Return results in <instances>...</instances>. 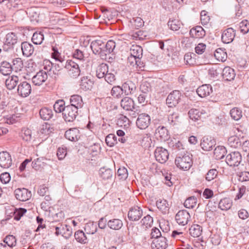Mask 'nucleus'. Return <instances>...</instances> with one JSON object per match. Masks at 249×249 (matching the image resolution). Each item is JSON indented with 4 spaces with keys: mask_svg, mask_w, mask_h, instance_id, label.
Listing matches in <instances>:
<instances>
[{
    "mask_svg": "<svg viewBox=\"0 0 249 249\" xmlns=\"http://www.w3.org/2000/svg\"><path fill=\"white\" fill-rule=\"evenodd\" d=\"M93 53L97 54L103 59H106L107 56L114 52L116 47V43L113 40L107 42L101 39L93 40L90 45Z\"/></svg>",
    "mask_w": 249,
    "mask_h": 249,
    "instance_id": "obj_1",
    "label": "nucleus"
},
{
    "mask_svg": "<svg viewBox=\"0 0 249 249\" xmlns=\"http://www.w3.org/2000/svg\"><path fill=\"white\" fill-rule=\"evenodd\" d=\"M52 232L55 231V234L57 236L62 235L66 238L69 237L71 234L70 227L66 224H63L57 221H52L49 226Z\"/></svg>",
    "mask_w": 249,
    "mask_h": 249,
    "instance_id": "obj_2",
    "label": "nucleus"
},
{
    "mask_svg": "<svg viewBox=\"0 0 249 249\" xmlns=\"http://www.w3.org/2000/svg\"><path fill=\"white\" fill-rule=\"evenodd\" d=\"M175 163L178 168L183 170H187L192 166L193 162L192 158L188 154H184L182 156H177Z\"/></svg>",
    "mask_w": 249,
    "mask_h": 249,
    "instance_id": "obj_3",
    "label": "nucleus"
},
{
    "mask_svg": "<svg viewBox=\"0 0 249 249\" xmlns=\"http://www.w3.org/2000/svg\"><path fill=\"white\" fill-rule=\"evenodd\" d=\"M65 68L69 70V73L71 77L76 78L80 74L79 64L75 61L69 60L66 62Z\"/></svg>",
    "mask_w": 249,
    "mask_h": 249,
    "instance_id": "obj_4",
    "label": "nucleus"
},
{
    "mask_svg": "<svg viewBox=\"0 0 249 249\" xmlns=\"http://www.w3.org/2000/svg\"><path fill=\"white\" fill-rule=\"evenodd\" d=\"M181 96V92L178 90L172 91L167 96L166 103L169 107H176L180 100Z\"/></svg>",
    "mask_w": 249,
    "mask_h": 249,
    "instance_id": "obj_5",
    "label": "nucleus"
},
{
    "mask_svg": "<svg viewBox=\"0 0 249 249\" xmlns=\"http://www.w3.org/2000/svg\"><path fill=\"white\" fill-rule=\"evenodd\" d=\"M63 117L66 122H73L78 114V109L76 107L67 106L64 110Z\"/></svg>",
    "mask_w": 249,
    "mask_h": 249,
    "instance_id": "obj_6",
    "label": "nucleus"
},
{
    "mask_svg": "<svg viewBox=\"0 0 249 249\" xmlns=\"http://www.w3.org/2000/svg\"><path fill=\"white\" fill-rule=\"evenodd\" d=\"M26 15H28L32 22H38L40 20L39 18V13L37 11V9L36 8H31L28 9L27 11L21 10V16L18 18L20 19H22Z\"/></svg>",
    "mask_w": 249,
    "mask_h": 249,
    "instance_id": "obj_7",
    "label": "nucleus"
},
{
    "mask_svg": "<svg viewBox=\"0 0 249 249\" xmlns=\"http://www.w3.org/2000/svg\"><path fill=\"white\" fill-rule=\"evenodd\" d=\"M241 161L242 156L239 152H231L228 154L226 158V162L230 166H237Z\"/></svg>",
    "mask_w": 249,
    "mask_h": 249,
    "instance_id": "obj_8",
    "label": "nucleus"
},
{
    "mask_svg": "<svg viewBox=\"0 0 249 249\" xmlns=\"http://www.w3.org/2000/svg\"><path fill=\"white\" fill-rule=\"evenodd\" d=\"M154 155L156 160L160 163H165L169 158L168 151L161 147H157Z\"/></svg>",
    "mask_w": 249,
    "mask_h": 249,
    "instance_id": "obj_9",
    "label": "nucleus"
},
{
    "mask_svg": "<svg viewBox=\"0 0 249 249\" xmlns=\"http://www.w3.org/2000/svg\"><path fill=\"white\" fill-rule=\"evenodd\" d=\"M151 122V118L149 115L142 113L138 115L136 120V125L138 128L144 129L148 127Z\"/></svg>",
    "mask_w": 249,
    "mask_h": 249,
    "instance_id": "obj_10",
    "label": "nucleus"
},
{
    "mask_svg": "<svg viewBox=\"0 0 249 249\" xmlns=\"http://www.w3.org/2000/svg\"><path fill=\"white\" fill-rule=\"evenodd\" d=\"M143 215L142 209L138 206L130 208L128 212V219L132 221L139 220Z\"/></svg>",
    "mask_w": 249,
    "mask_h": 249,
    "instance_id": "obj_11",
    "label": "nucleus"
},
{
    "mask_svg": "<svg viewBox=\"0 0 249 249\" xmlns=\"http://www.w3.org/2000/svg\"><path fill=\"white\" fill-rule=\"evenodd\" d=\"M190 218L189 213L185 210L178 212L175 216L177 222L179 225L184 226L186 225Z\"/></svg>",
    "mask_w": 249,
    "mask_h": 249,
    "instance_id": "obj_12",
    "label": "nucleus"
},
{
    "mask_svg": "<svg viewBox=\"0 0 249 249\" xmlns=\"http://www.w3.org/2000/svg\"><path fill=\"white\" fill-rule=\"evenodd\" d=\"M12 164V160L10 154L6 151L0 152V166L3 168H8Z\"/></svg>",
    "mask_w": 249,
    "mask_h": 249,
    "instance_id": "obj_13",
    "label": "nucleus"
},
{
    "mask_svg": "<svg viewBox=\"0 0 249 249\" xmlns=\"http://www.w3.org/2000/svg\"><path fill=\"white\" fill-rule=\"evenodd\" d=\"M236 31L232 28H228L225 30L221 36L223 43L228 44L232 42L235 36Z\"/></svg>",
    "mask_w": 249,
    "mask_h": 249,
    "instance_id": "obj_14",
    "label": "nucleus"
},
{
    "mask_svg": "<svg viewBox=\"0 0 249 249\" xmlns=\"http://www.w3.org/2000/svg\"><path fill=\"white\" fill-rule=\"evenodd\" d=\"M31 90L30 84L25 81L20 83L17 89L18 95L22 97L28 96L30 94Z\"/></svg>",
    "mask_w": 249,
    "mask_h": 249,
    "instance_id": "obj_15",
    "label": "nucleus"
},
{
    "mask_svg": "<svg viewBox=\"0 0 249 249\" xmlns=\"http://www.w3.org/2000/svg\"><path fill=\"white\" fill-rule=\"evenodd\" d=\"M48 78L47 72L43 70H40L32 78V82L36 86H40Z\"/></svg>",
    "mask_w": 249,
    "mask_h": 249,
    "instance_id": "obj_16",
    "label": "nucleus"
},
{
    "mask_svg": "<svg viewBox=\"0 0 249 249\" xmlns=\"http://www.w3.org/2000/svg\"><path fill=\"white\" fill-rule=\"evenodd\" d=\"M120 106L126 111H133L135 109L134 100L128 96L124 97L121 99Z\"/></svg>",
    "mask_w": 249,
    "mask_h": 249,
    "instance_id": "obj_17",
    "label": "nucleus"
},
{
    "mask_svg": "<svg viewBox=\"0 0 249 249\" xmlns=\"http://www.w3.org/2000/svg\"><path fill=\"white\" fill-rule=\"evenodd\" d=\"M122 87L125 96L134 94L137 89L136 84L130 80H127L123 83Z\"/></svg>",
    "mask_w": 249,
    "mask_h": 249,
    "instance_id": "obj_18",
    "label": "nucleus"
},
{
    "mask_svg": "<svg viewBox=\"0 0 249 249\" xmlns=\"http://www.w3.org/2000/svg\"><path fill=\"white\" fill-rule=\"evenodd\" d=\"M15 35L13 33H8L6 36V40L3 45V50L8 51L13 49L16 44Z\"/></svg>",
    "mask_w": 249,
    "mask_h": 249,
    "instance_id": "obj_19",
    "label": "nucleus"
},
{
    "mask_svg": "<svg viewBox=\"0 0 249 249\" xmlns=\"http://www.w3.org/2000/svg\"><path fill=\"white\" fill-rule=\"evenodd\" d=\"M167 247V240L165 237H160L154 239L151 244L152 249H166Z\"/></svg>",
    "mask_w": 249,
    "mask_h": 249,
    "instance_id": "obj_20",
    "label": "nucleus"
},
{
    "mask_svg": "<svg viewBox=\"0 0 249 249\" xmlns=\"http://www.w3.org/2000/svg\"><path fill=\"white\" fill-rule=\"evenodd\" d=\"M31 197V193L27 189L24 188L17 189V199L21 201H25Z\"/></svg>",
    "mask_w": 249,
    "mask_h": 249,
    "instance_id": "obj_21",
    "label": "nucleus"
},
{
    "mask_svg": "<svg viewBox=\"0 0 249 249\" xmlns=\"http://www.w3.org/2000/svg\"><path fill=\"white\" fill-rule=\"evenodd\" d=\"M157 140H169L170 137L167 129L164 126H159L155 134Z\"/></svg>",
    "mask_w": 249,
    "mask_h": 249,
    "instance_id": "obj_22",
    "label": "nucleus"
},
{
    "mask_svg": "<svg viewBox=\"0 0 249 249\" xmlns=\"http://www.w3.org/2000/svg\"><path fill=\"white\" fill-rule=\"evenodd\" d=\"M213 92L212 87L210 85L205 84L197 88L196 92L200 97H205L210 95Z\"/></svg>",
    "mask_w": 249,
    "mask_h": 249,
    "instance_id": "obj_23",
    "label": "nucleus"
},
{
    "mask_svg": "<svg viewBox=\"0 0 249 249\" xmlns=\"http://www.w3.org/2000/svg\"><path fill=\"white\" fill-rule=\"evenodd\" d=\"M189 34L192 37L201 38L205 36V31L201 26H197L191 29Z\"/></svg>",
    "mask_w": 249,
    "mask_h": 249,
    "instance_id": "obj_24",
    "label": "nucleus"
},
{
    "mask_svg": "<svg viewBox=\"0 0 249 249\" xmlns=\"http://www.w3.org/2000/svg\"><path fill=\"white\" fill-rule=\"evenodd\" d=\"M21 49L23 55L26 57L31 56L34 51L33 45L26 41L21 43Z\"/></svg>",
    "mask_w": 249,
    "mask_h": 249,
    "instance_id": "obj_25",
    "label": "nucleus"
},
{
    "mask_svg": "<svg viewBox=\"0 0 249 249\" xmlns=\"http://www.w3.org/2000/svg\"><path fill=\"white\" fill-rule=\"evenodd\" d=\"M222 77L225 80L231 81L234 79L235 76L234 70L230 67H225L222 71Z\"/></svg>",
    "mask_w": 249,
    "mask_h": 249,
    "instance_id": "obj_26",
    "label": "nucleus"
},
{
    "mask_svg": "<svg viewBox=\"0 0 249 249\" xmlns=\"http://www.w3.org/2000/svg\"><path fill=\"white\" fill-rule=\"evenodd\" d=\"M70 105L69 106H72L76 107V109L81 108L83 107V100L81 96L78 95H73L71 97Z\"/></svg>",
    "mask_w": 249,
    "mask_h": 249,
    "instance_id": "obj_27",
    "label": "nucleus"
},
{
    "mask_svg": "<svg viewBox=\"0 0 249 249\" xmlns=\"http://www.w3.org/2000/svg\"><path fill=\"white\" fill-rule=\"evenodd\" d=\"M100 177L104 181L111 180L113 175V171L109 169L101 168L99 170Z\"/></svg>",
    "mask_w": 249,
    "mask_h": 249,
    "instance_id": "obj_28",
    "label": "nucleus"
},
{
    "mask_svg": "<svg viewBox=\"0 0 249 249\" xmlns=\"http://www.w3.org/2000/svg\"><path fill=\"white\" fill-rule=\"evenodd\" d=\"M65 137L68 140H79L80 138L79 130L75 128L67 130L65 133Z\"/></svg>",
    "mask_w": 249,
    "mask_h": 249,
    "instance_id": "obj_29",
    "label": "nucleus"
},
{
    "mask_svg": "<svg viewBox=\"0 0 249 249\" xmlns=\"http://www.w3.org/2000/svg\"><path fill=\"white\" fill-rule=\"evenodd\" d=\"M108 71V65L103 63L98 66L96 71V75L99 79L103 78L106 76Z\"/></svg>",
    "mask_w": 249,
    "mask_h": 249,
    "instance_id": "obj_30",
    "label": "nucleus"
},
{
    "mask_svg": "<svg viewBox=\"0 0 249 249\" xmlns=\"http://www.w3.org/2000/svg\"><path fill=\"white\" fill-rule=\"evenodd\" d=\"M40 118L44 120H50L53 117V110L48 107H44L39 111Z\"/></svg>",
    "mask_w": 249,
    "mask_h": 249,
    "instance_id": "obj_31",
    "label": "nucleus"
},
{
    "mask_svg": "<svg viewBox=\"0 0 249 249\" xmlns=\"http://www.w3.org/2000/svg\"><path fill=\"white\" fill-rule=\"evenodd\" d=\"M142 48L140 46L137 45H132L130 49V54H131V56H134L136 57L137 60L142 58Z\"/></svg>",
    "mask_w": 249,
    "mask_h": 249,
    "instance_id": "obj_32",
    "label": "nucleus"
},
{
    "mask_svg": "<svg viewBox=\"0 0 249 249\" xmlns=\"http://www.w3.org/2000/svg\"><path fill=\"white\" fill-rule=\"evenodd\" d=\"M93 82L88 76H84L81 78L80 81V88L86 91L92 88Z\"/></svg>",
    "mask_w": 249,
    "mask_h": 249,
    "instance_id": "obj_33",
    "label": "nucleus"
},
{
    "mask_svg": "<svg viewBox=\"0 0 249 249\" xmlns=\"http://www.w3.org/2000/svg\"><path fill=\"white\" fill-rule=\"evenodd\" d=\"M74 238L77 242L82 244L88 243V239L86 233L81 230H79L75 232Z\"/></svg>",
    "mask_w": 249,
    "mask_h": 249,
    "instance_id": "obj_34",
    "label": "nucleus"
},
{
    "mask_svg": "<svg viewBox=\"0 0 249 249\" xmlns=\"http://www.w3.org/2000/svg\"><path fill=\"white\" fill-rule=\"evenodd\" d=\"M123 223L121 220L117 218H114L107 221L108 227L114 230H119L123 226Z\"/></svg>",
    "mask_w": 249,
    "mask_h": 249,
    "instance_id": "obj_35",
    "label": "nucleus"
},
{
    "mask_svg": "<svg viewBox=\"0 0 249 249\" xmlns=\"http://www.w3.org/2000/svg\"><path fill=\"white\" fill-rule=\"evenodd\" d=\"M232 205V200L229 198L225 197L220 200L218 203V208L222 211H227L231 208Z\"/></svg>",
    "mask_w": 249,
    "mask_h": 249,
    "instance_id": "obj_36",
    "label": "nucleus"
},
{
    "mask_svg": "<svg viewBox=\"0 0 249 249\" xmlns=\"http://www.w3.org/2000/svg\"><path fill=\"white\" fill-rule=\"evenodd\" d=\"M84 230L87 234H94L97 231L96 223L93 221H89L85 224Z\"/></svg>",
    "mask_w": 249,
    "mask_h": 249,
    "instance_id": "obj_37",
    "label": "nucleus"
},
{
    "mask_svg": "<svg viewBox=\"0 0 249 249\" xmlns=\"http://www.w3.org/2000/svg\"><path fill=\"white\" fill-rule=\"evenodd\" d=\"M153 223V218L149 214L143 217L140 221L141 226L145 230L151 227Z\"/></svg>",
    "mask_w": 249,
    "mask_h": 249,
    "instance_id": "obj_38",
    "label": "nucleus"
},
{
    "mask_svg": "<svg viewBox=\"0 0 249 249\" xmlns=\"http://www.w3.org/2000/svg\"><path fill=\"white\" fill-rule=\"evenodd\" d=\"M157 208L163 213H166L169 210V204L165 199H159L156 202Z\"/></svg>",
    "mask_w": 249,
    "mask_h": 249,
    "instance_id": "obj_39",
    "label": "nucleus"
},
{
    "mask_svg": "<svg viewBox=\"0 0 249 249\" xmlns=\"http://www.w3.org/2000/svg\"><path fill=\"white\" fill-rule=\"evenodd\" d=\"M168 144L169 147L176 152L185 149V145L181 141H170Z\"/></svg>",
    "mask_w": 249,
    "mask_h": 249,
    "instance_id": "obj_40",
    "label": "nucleus"
},
{
    "mask_svg": "<svg viewBox=\"0 0 249 249\" xmlns=\"http://www.w3.org/2000/svg\"><path fill=\"white\" fill-rule=\"evenodd\" d=\"M227 153L226 148L223 146H218L215 148L213 152L214 156L217 160L223 159Z\"/></svg>",
    "mask_w": 249,
    "mask_h": 249,
    "instance_id": "obj_41",
    "label": "nucleus"
},
{
    "mask_svg": "<svg viewBox=\"0 0 249 249\" xmlns=\"http://www.w3.org/2000/svg\"><path fill=\"white\" fill-rule=\"evenodd\" d=\"M202 231V227L198 224H194L189 229V233L194 237H199L201 234Z\"/></svg>",
    "mask_w": 249,
    "mask_h": 249,
    "instance_id": "obj_42",
    "label": "nucleus"
},
{
    "mask_svg": "<svg viewBox=\"0 0 249 249\" xmlns=\"http://www.w3.org/2000/svg\"><path fill=\"white\" fill-rule=\"evenodd\" d=\"M13 68L12 67V65L7 62L3 61L1 63L0 66V72L4 75H7L10 74L12 71Z\"/></svg>",
    "mask_w": 249,
    "mask_h": 249,
    "instance_id": "obj_43",
    "label": "nucleus"
},
{
    "mask_svg": "<svg viewBox=\"0 0 249 249\" xmlns=\"http://www.w3.org/2000/svg\"><path fill=\"white\" fill-rule=\"evenodd\" d=\"M124 93V90L122 87L120 86H113L110 91L111 96L116 99L121 98Z\"/></svg>",
    "mask_w": 249,
    "mask_h": 249,
    "instance_id": "obj_44",
    "label": "nucleus"
},
{
    "mask_svg": "<svg viewBox=\"0 0 249 249\" xmlns=\"http://www.w3.org/2000/svg\"><path fill=\"white\" fill-rule=\"evenodd\" d=\"M44 39V35L42 32H36L34 33L32 41L34 44L36 45L41 44Z\"/></svg>",
    "mask_w": 249,
    "mask_h": 249,
    "instance_id": "obj_45",
    "label": "nucleus"
},
{
    "mask_svg": "<svg viewBox=\"0 0 249 249\" xmlns=\"http://www.w3.org/2000/svg\"><path fill=\"white\" fill-rule=\"evenodd\" d=\"M3 242L9 249H12L16 246V237L13 235H8L3 239Z\"/></svg>",
    "mask_w": 249,
    "mask_h": 249,
    "instance_id": "obj_46",
    "label": "nucleus"
},
{
    "mask_svg": "<svg viewBox=\"0 0 249 249\" xmlns=\"http://www.w3.org/2000/svg\"><path fill=\"white\" fill-rule=\"evenodd\" d=\"M65 107L64 101L63 100H58L55 102L53 105V109L56 113L62 112L63 113Z\"/></svg>",
    "mask_w": 249,
    "mask_h": 249,
    "instance_id": "obj_47",
    "label": "nucleus"
},
{
    "mask_svg": "<svg viewBox=\"0 0 249 249\" xmlns=\"http://www.w3.org/2000/svg\"><path fill=\"white\" fill-rule=\"evenodd\" d=\"M197 203V198L194 196H192L187 198L184 202L185 207L189 209H193Z\"/></svg>",
    "mask_w": 249,
    "mask_h": 249,
    "instance_id": "obj_48",
    "label": "nucleus"
},
{
    "mask_svg": "<svg viewBox=\"0 0 249 249\" xmlns=\"http://www.w3.org/2000/svg\"><path fill=\"white\" fill-rule=\"evenodd\" d=\"M28 0H17V16H21V10H25L24 8L28 5Z\"/></svg>",
    "mask_w": 249,
    "mask_h": 249,
    "instance_id": "obj_49",
    "label": "nucleus"
},
{
    "mask_svg": "<svg viewBox=\"0 0 249 249\" xmlns=\"http://www.w3.org/2000/svg\"><path fill=\"white\" fill-rule=\"evenodd\" d=\"M168 26L170 27V29L173 31H178L182 25L181 22L177 19L169 20L168 22Z\"/></svg>",
    "mask_w": 249,
    "mask_h": 249,
    "instance_id": "obj_50",
    "label": "nucleus"
},
{
    "mask_svg": "<svg viewBox=\"0 0 249 249\" xmlns=\"http://www.w3.org/2000/svg\"><path fill=\"white\" fill-rule=\"evenodd\" d=\"M130 22L133 28L139 29L144 25V21L140 17L133 18L130 19Z\"/></svg>",
    "mask_w": 249,
    "mask_h": 249,
    "instance_id": "obj_51",
    "label": "nucleus"
},
{
    "mask_svg": "<svg viewBox=\"0 0 249 249\" xmlns=\"http://www.w3.org/2000/svg\"><path fill=\"white\" fill-rule=\"evenodd\" d=\"M230 115L232 119L238 121L242 116V111L238 108L234 107L231 110Z\"/></svg>",
    "mask_w": 249,
    "mask_h": 249,
    "instance_id": "obj_52",
    "label": "nucleus"
},
{
    "mask_svg": "<svg viewBox=\"0 0 249 249\" xmlns=\"http://www.w3.org/2000/svg\"><path fill=\"white\" fill-rule=\"evenodd\" d=\"M117 124L122 127L127 128L129 125V120L126 116L122 115L117 120Z\"/></svg>",
    "mask_w": 249,
    "mask_h": 249,
    "instance_id": "obj_53",
    "label": "nucleus"
},
{
    "mask_svg": "<svg viewBox=\"0 0 249 249\" xmlns=\"http://www.w3.org/2000/svg\"><path fill=\"white\" fill-rule=\"evenodd\" d=\"M178 115L177 113L173 112L170 114L168 117V123L170 126H174L177 125L179 122L178 121Z\"/></svg>",
    "mask_w": 249,
    "mask_h": 249,
    "instance_id": "obj_54",
    "label": "nucleus"
},
{
    "mask_svg": "<svg viewBox=\"0 0 249 249\" xmlns=\"http://www.w3.org/2000/svg\"><path fill=\"white\" fill-rule=\"evenodd\" d=\"M215 141H201L200 146L203 150L210 151L215 145Z\"/></svg>",
    "mask_w": 249,
    "mask_h": 249,
    "instance_id": "obj_55",
    "label": "nucleus"
},
{
    "mask_svg": "<svg viewBox=\"0 0 249 249\" xmlns=\"http://www.w3.org/2000/svg\"><path fill=\"white\" fill-rule=\"evenodd\" d=\"M52 51L51 55L52 57L55 59L56 61L59 62H64V59L61 57L60 53L58 52V49L55 47H52Z\"/></svg>",
    "mask_w": 249,
    "mask_h": 249,
    "instance_id": "obj_56",
    "label": "nucleus"
},
{
    "mask_svg": "<svg viewBox=\"0 0 249 249\" xmlns=\"http://www.w3.org/2000/svg\"><path fill=\"white\" fill-rule=\"evenodd\" d=\"M171 236L177 240L180 241L181 242L180 245H182L183 242H185L184 240H186L185 237L184 236V233L183 232L178 231L176 230H174L172 231Z\"/></svg>",
    "mask_w": 249,
    "mask_h": 249,
    "instance_id": "obj_57",
    "label": "nucleus"
},
{
    "mask_svg": "<svg viewBox=\"0 0 249 249\" xmlns=\"http://www.w3.org/2000/svg\"><path fill=\"white\" fill-rule=\"evenodd\" d=\"M72 57L75 61L81 62L84 59L83 52L79 49H76L72 53Z\"/></svg>",
    "mask_w": 249,
    "mask_h": 249,
    "instance_id": "obj_58",
    "label": "nucleus"
},
{
    "mask_svg": "<svg viewBox=\"0 0 249 249\" xmlns=\"http://www.w3.org/2000/svg\"><path fill=\"white\" fill-rule=\"evenodd\" d=\"M105 81L110 85H113L116 81L115 74L111 71H108L106 76L104 77Z\"/></svg>",
    "mask_w": 249,
    "mask_h": 249,
    "instance_id": "obj_59",
    "label": "nucleus"
},
{
    "mask_svg": "<svg viewBox=\"0 0 249 249\" xmlns=\"http://www.w3.org/2000/svg\"><path fill=\"white\" fill-rule=\"evenodd\" d=\"M202 113L197 109L193 108L190 109L188 112V115L191 119L195 121L198 120Z\"/></svg>",
    "mask_w": 249,
    "mask_h": 249,
    "instance_id": "obj_60",
    "label": "nucleus"
},
{
    "mask_svg": "<svg viewBox=\"0 0 249 249\" xmlns=\"http://www.w3.org/2000/svg\"><path fill=\"white\" fill-rule=\"evenodd\" d=\"M5 85L9 90H12L16 87V76L13 75L6 80Z\"/></svg>",
    "mask_w": 249,
    "mask_h": 249,
    "instance_id": "obj_61",
    "label": "nucleus"
},
{
    "mask_svg": "<svg viewBox=\"0 0 249 249\" xmlns=\"http://www.w3.org/2000/svg\"><path fill=\"white\" fill-rule=\"evenodd\" d=\"M19 136L23 140H30L31 139V132L27 128H23L19 133Z\"/></svg>",
    "mask_w": 249,
    "mask_h": 249,
    "instance_id": "obj_62",
    "label": "nucleus"
},
{
    "mask_svg": "<svg viewBox=\"0 0 249 249\" xmlns=\"http://www.w3.org/2000/svg\"><path fill=\"white\" fill-rule=\"evenodd\" d=\"M117 175L119 179L124 180L128 177V173L126 168L125 167L120 168L118 169Z\"/></svg>",
    "mask_w": 249,
    "mask_h": 249,
    "instance_id": "obj_63",
    "label": "nucleus"
},
{
    "mask_svg": "<svg viewBox=\"0 0 249 249\" xmlns=\"http://www.w3.org/2000/svg\"><path fill=\"white\" fill-rule=\"evenodd\" d=\"M214 56L217 59L224 61L227 58V54L221 49L219 48L215 50Z\"/></svg>",
    "mask_w": 249,
    "mask_h": 249,
    "instance_id": "obj_64",
    "label": "nucleus"
}]
</instances>
